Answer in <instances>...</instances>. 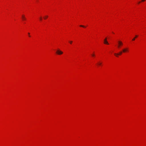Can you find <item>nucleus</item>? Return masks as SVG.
Listing matches in <instances>:
<instances>
[{"label": "nucleus", "mask_w": 146, "mask_h": 146, "mask_svg": "<svg viewBox=\"0 0 146 146\" xmlns=\"http://www.w3.org/2000/svg\"><path fill=\"white\" fill-rule=\"evenodd\" d=\"M56 53L58 55H61L63 53L62 51L59 50H57L56 51Z\"/></svg>", "instance_id": "f257e3e1"}, {"label": "nucleus", "mask_w": 146, "mask_h": 146, "mask_svg": "<svg viewBox=\"0 0 146 146\" xmlns=\"http://www.w3.org/2000/svg\"><path fill=\"white\" fill-rule=\"evenodd\" d=\"M118 45L117 46L119 48H120V46L122 45L123 44L122 42L121 41H118Z\"/></svg>", "instance_id": "f03ea898"}, {"label": "nucleus", "mask_w": 146, "mask_h": 146, "mask_svg": "<svg viewBox=\"0 0 146 146\" xmlns=\"http://www.w3.org/2000/svg\"><path fill=\"white\" fill-rule=\"evenodd\" d=\"M122 53V52L120 51L119 53H115L114 55L115 56H117L118 55H121Z\"/></svg>", "instance_id": "7ed1b4c3"}, {"label": "nucleus", "mask_w": 146, "mask_h": 146, "mask_svg": "<svg viewBox=\"0 0 146 146\" xmlns=\"http://www.w3.org/2000/svg\"><path fill=\"white\" fill-rule=\"evenodd\" d=\"M128 51V49L127 48H124L123 49V52H127Z\"/></svg>", "instance_id": "20e7f679"}, {"label": "nucleus", "mask_w": 146, "mask_h": 146, "mask_svg": "<svg viewBox=\"0 0 146 146\" xmlns=\"http://www.w3.org/2000/svg\"><path fill=\"white\" fill-rule=\"evenodd\" d=\"M22 18L23 20L24 21L26 20V18L25 17L24 15H22Z\"/></svg>", "instance_id": "39448f33"}, {"label": "nucleus", "mask_w": 146, "mask_h": 146, "mask_svg": "<svg viewBox=\"0 0 146 146\" xmlns=\"http://www.w3.org/2000/svg\"><path fill=\"white\" fill-rule=\"evenodd\" d=\"M102 64V62H99L97 63V64L98 66H101Z\"/></svg>", "instance_id": "423d86ee"}, {"label": "nucleus", "mask_w": 146, "mask_h": 146, "mask_svg": "<svg viewBox=\"0 0 146 146\" xmlns=\"http://www.w3.org/2000/svg\"><path fill=\"white\" fill-rule=\"evenodd\" d=\"M104 43L107 44H109V43L107 41H104Z\"/></svg>", "instance_id": "0eeeda50"}, {"label": "nucleus", "mask_w": 146, "mask_h": 146, "mask_svg": "<svg viewBox=\"0 0 146 146\" xmlns=\"http://www.w3.org/2000/svg\"><path fill=\"white\" fill-rule=\"evenodd\" d=\"M138 36V35H136L135 36V38H133L132 39V40H135V38H137Z\"/></svg>", "instance_id": "6e6552de"}, {"label": "nucleus", "mask_w": 146, "mask_h": 146, "mask_svg": "<svg viewBox=\"0 0 146 146\" xmlns=\"http://www.w3.org/2000/svg\"><path fill=\"white\" fill-rule=\"evenodd\" d=\"M48 17V16L46 15L44 17V19H46V18Z\"/></svg>", "instance_id": "1a4fd4ad"}, {"label": "nucleus", "mask_w": 146, "mask_h": 146, "mask_svg": "<svg viewBox=\"0 0 146 146\" xmlns=\"http://www.w3.org/2000/svg\"><path fill=\"white\" fill-rule=\"evenodd\" d=\"M80 26L81 27H84V28L85 27V26L82 25H80Z\"/></svg>", "instance_id": "9d476101"}, {"label": "nucleus", "mask_w": 146, "mask_h": 146, "mask_svg": "<svg viewBox=\"0 0 146 146\" xmlns=\"http://www.w3.org/2000/svg\"><path fill=\"white\" fill-rule=\"evenodd\" d=\"M72 41H70V44H71L72 43Z\"/></svg>", "instance_id": "9b49d317"}, {"label": "nucleus", "mask_w": 146, "mask_h": 146, "mask_svg": "<svg viewBox=\"0 0 146 146\" xmlns=\"http://www.w3.org/2000/svg\"><path fill=\"white\" fill-rule=\"evenodd\" d=\"M40 20L41 21L42 20V18L41 17H40Z\"/></svg>", "instance_id": "f8f14e48"}, {"label": "nucleus", "mask_w": 146, "mask_h": 146, "mask_svg": "<svg viewBox=\"0 0 146 146\" xmlns=\"http://www.w3.org/2000/svg\"><path fill=\"white\" fill-rule=\"evenodd\" d=\"M92 55V56H95V54H93Z\"/></svg>", "instance_id": "ddd939ff"}, {"label": "nucleus", "mask_w": 146, "mask_h": 146, "mask_svg": "<svg viewBox=\"0 0 146 146\" xmlns=\"http://www.w3.org/2000/svg\"><path fill=\"white\" fill-rule=\"evenodd\" d=\"M30 34V33H28V35H29V37H30V35H29Z\"/></svg>", "instance_id": "4468645a"}, {"label": "nucleus", "mask_w": 146, "mask_h": 146, "mask_svg": "<svg viewBox=\"0 0 146 146\" xmlns=\"http://www.w3.org/2000/svg\"><path fill=\"white\" fill-rule=\"evenodd\" d=\"M104 41H107V38H106L104 40Z\"/></svg>", "instance_id": "2eb2a0df"}, {"label": "nucleus", "mask_w": 146, "mask_h": 146, "mask_svg": "<svg viewBox=\"0 0 146 146\" xmlns=\"http://www.w3.org/2000/svg\"><path fill=\"white\" fill-rule=\"evenodd\" d=\"M145 0H142V1H145Z\"/></svg>", "instance_id": "dca6fc26"}, {"label": "nucleus", "mask_w": 146, "mask_h": 146, "mask_svg": "<svg viewBox=\"0 0 146 146\" xmlns=\"http://www.w3.org/2000/svg\"><path fill=\"white\" fill-rule=\"evenodd\" d=\"M140 3V2H139V3H138L139 4Z\"/></svg>", "instance_id": "f3484780"}]
</instances>
